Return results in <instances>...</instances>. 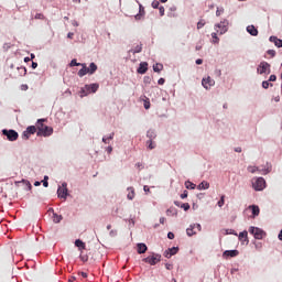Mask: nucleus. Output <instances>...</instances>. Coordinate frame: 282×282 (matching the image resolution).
Wrapping results in <instances>:
<instances>
[{
	"mask_svg": "<svg viewBox=\"0 0 282 282\" xmlns=\"http://www.w3.org/2000/svg\"><path fill=\"white\" fill-rule=\"evenodd\" d=\"M45 119L37 120V135H43V138H50L54 133V128L44 126Z\"/></svg>",
	"mask_w": 282,
	"mask_h": 282,
	"instance_id": "f257e3e1",
	"label": "nucleus"
},
{
	"mask_svg": "<svg viewBox=\"0 0 282 282\" xmlns=\"http://www.w3.org/2000/svg\"><path fill=\"white\" fill-rule=\"evenodd\" d=\"M229 25H230V21H228V19H223L220 22L214 25V30L215 32H217V34L221 36L226 34V32H228Z\"/></svg>",
	"mask_w": 282,
	"mask_h": 282,
	"instance_id": "f03ea898",
	"label": "nucleus"
},
{
	"mask_svg": "<svg viewBox=\"0 0 282 282\" xmlns=\"http://www.w3.org/2000/svg\"><path fill=\"white\" fill-rule=\"evenodd\" d=\"M98 84H89L85 85L80 88L79 96L80 98H85V96H89V94H96L98 91Z\"/></svg>",
	"mask_w": 282,
	"mask_h": 282,
	"instance_id": "7ed1b4c3",
	"label": "nucleus"
},
{
	"mask_svg": "<svg viewBox=\"0 0 282 282\" xmlns=\"http://www.w3.org/2000/svg\"><path fill=\"white\" fill-rule=\"evenodd\" d=\"M272 72L270 63L268 62H261L257 67V74H260V76H268Z\"/></svg>",
	"mask_w": 282,
	"mask_h": 282,
	"instance_id": "20e7f679",
	"label": "nucleus"
},
{
	"mask_svg": "<svg viewBox=\"0 0 282 282\" xmlns=\"http://www.w3.org/2000/svg\"><path fill=\"white\" fill-rule=\"evenodd\" d=\"M252 188L257 192L263 191L265 188V178L263 177H253L251 180Z\"/></svg>",
	"mask_w": 282,
	"mask_h": 282,
	"instance_id": "39448f33",
	"label": "nucleus"
},
{
	"mask_svg": "<svg viewBox=\"0 0 282 282\" xmlns=\"http://www.w3.org/2000/svg\"><path fill=\"white\" fill-rule=\"evenodd\" d=\"M2 135H6L7 140H9V142H17V140H19V132H17L15 130H8V129H3L2 130Z\"/></svg>",
	"mask_w": 282,
	"mask_h": 282,
	"instance_id": "423d86ee",
	"label": "nucleus"
},
{
	"mask_svg": "<svg viewBox=\"0 0 282 282\" xmlns=\"http://www.w3.org/2000/svg\"><path fill=\"white\" fill-rule=\"evenodd\" d=\"M249 232L254 237V239L258 240L263 239V236L265 235V231H263V229L254 226L249 227Z\"/></svg>",
	"mask_w": 282,
	"mask_h": 282,
	"instance_id": "0eeeda50",
	"label": "nucleus"
},
{
	"mask_svg": "<svg viewBox=\"0 0 282 282\" xmlns=\"http://www.w3.org/2000/svg\"><path fill=\"white\" fill-rule=\"evenodd\" d=\"M202 87H204V89H206V91H210V89H213V87H215V79H213V77L210 76H206L202 78Z\"/></svg>",
	"mask_w": 282,
	"mask_h": 282,
	"instance_id": "6e6552de",
	"label": "nucleus"
},
{
	"mask_svg": "<svg viewBox=\"0 0 282 282\" xmlns=\"http://www.w3.org/2000/svg\"><path fill=\"white\" fill-rule=\"evenodd\" d=\"M162 260V256L159 253H153L143 259L144 263H149L150 265H156Z\"/></svg>",
	"mask_w": 282,
	"mask_h": 282,
	"instance_id": "1a4fd4ad",
	"label": "nucleus"
},
{
	"mask_svg": "<svg viewBox=\"0 0 282 282\" xmlns=\"http://www.w3.org/2000/svg\"><path fill=\"white\" fill-rule=\"evenodd\" d=\"M69 195L67 189V183H62V186L57 188V197L59 199H67V196Z\"/></svg>",
	"mask_w": 282,
	"mask_h": 282,
	"instance_id": "9d476101",
	"label": "nucleus"
},
{
	"mask_svg": "<svg viewBox=\"0 0 282 282\" xmlns=\"http://www.w3.org/2000/svg\"><path fill=\"white\" fill-rule=\"evenodd\" d=\"M202 232V225L200 224H192L189 227L186 229V235L187 237H193V235H197V231Z\"/></svg>",
	"mask_w": 282,
	"mask_h": 282,
	"instance_id": "9b49d317",
	"label": "nucleus"
},
{
	"mask_svg": "<svg viewBox=\"0 0 282 282\" xmlns=\"http://www.w3.org/2000/svg\"><path fill=\"white\" fill-rule=\"evenodd\" d=\"M235 257H239V250L234 249V250H226L223 252V258L224 259H231Z\"/></svg>",
	"mask_w": 282,
	"mask_h": 282,
	"instance_id": "f8f14e48",
	"label": "nucleus"
},
{
	"mask_svg": "<svg viewBox=\"0 0 282 282\" xmlns=\"http://www.w3.org/2000/svg\"><path fill=\"white\" fill-rule=\"evenodd\" d=\"M15 185L22 186L24 191H32V183H30L28 180L18 181L15 182Z\"/></svg>",
	"mask_w": 282,
	"mask_h": 282,
	"instance_id": "ddd939ff",
	"label": "nucleus"
},
{
	"mask_svg": "<svg viewBox=\"0 0 282 282\" xmlns=\"http://www.w3.org/2000/svg\"><path fill=\"white\" fill-rule=\"evenodd\" d=\"M149 70V63L147 62H141L139 65V68L137 69L138 74H147Z\"/></svg>",
	"mask_w": 282,
	"mask_h": 282,
	"instance_id": "4468645a",
	"label": "nucleus"
},
{
	"mask_svg": "<svg viewBox=\"0 0 282 282\" xmlns=\"http://www.w3.org/2000/svg\"><path fill=\"white\" fill-rule=\"evenodd\" d=\"M238 239L239 241H241V243H250V240H248V231L243 230L238 235Z\"/></svg>",
	"mask_w": 282,
	"mask_h": 282,
	"instance_id": "2eb2a0df",
	"label": "nucleus"
},
{
	"mask_svg": "<svg viewBox=\"0 0 282 282\" xmlns=\"http://www.w3.org/2000/svg\"><path fill=\"white\" fill-rule=\"evenodd\" d=\"M82 69L78 70L77 75L79 76V78H83V76H87V74H89V70L87 68V64L83 63L80 65Z\"/></svg>",
	"mask_w": 282,
	"mask_h": 282,
	"instance_id": "dca6fc26",
	"label": "nucleus"
},
{
	"mask_svg": "<svg viewBox=\"0 0 282 282\" xmlns=\"http://www.w3.org/2000/svg\"><path fill=\"white\" fill-rule=\"evenodd\" d=\"M269 41H270V43H274L275 47H282V40L281 39H279L274 35H271L269 37Z\"/></svg>",
	"mask_w": 282,
	"mask_h": 282,
	"instance_id": "f3484780",
	"label": "nucleus"
},
{
	"mask_svg": "<svg viewBox=\"0 0 282 282\" xmlns=\"http://www.w3.org/2000/svg\"><path fill=\"white\" fill-rule=\"evenodd\" d=\"M247 32L251 36H259V30H257V28L254 25H248L247 26Z\"/></svg>",
	"mask_w": 282,
	"mask_h": 282,
	"instance_id": "a211bd4d",
	"label": "nucleus"
},
{
	"mask_svg": "<svg viewBox=\"0 0 282 282\" xmlns=\"http://www.w3.org/2000/svg\"><path fill=\"white\" fill-rule=\"evenodd\" d=\"M48 213H53V221H54V224H61V221H63V216L54 213L53 208L48 209Z\"/></svg>",
	"mask_w": 282,
	"mask_h": 282,
	"instance_id": "6ab92c4d",
	"label": "nucleus"
},
{
	"mask_svg": "<svg viewBox=\"0 0 282 282\" xmlns=\"http://www.w3.org/2000/svg\"><path fill=\"white\" fill-rule=\"evenodd\" d=\"M116 133L111 132L108 135H104L101 139V142H104V144H111V140H113Z\"/></svg>",
	"mask_w": 282,
	"mask_h": 282,
	"instance_id": "aec40b11",
	"label": "nucleus"
},
{
	"mask_svg": "<svg viewBox=\"0 0 282 282\" xmlns=\"http://www.w3.org/2000/svg\"><path fill=\"white\" fill-rule=\"evenodd\" d=\"M260 173L262 175H268V173H272V164L267 163L263 169H260Z\"/></svg>",
	"mask_w": 282,
	"mask_h": 282,
	"instance_id": "412c9836",
	"label": "nucleus"
},
{
	"mask_svg": "<svg viewBox=\"0 0 282 282\" xmlns=\"http://www.w3.org/2000/svg\"><path fill=\"white\" fill-rule=\"evenodd\" d=\"M249 209L251 210L252 213V217H259V213H261V210L259 209V206L257 205H250L249 206Z\"/></svg>",
	"mask_w": 282,
	"mask_h": 282,
	"instance_id": "4be33fe9",
	"label": "nucleus"
},
{
	"mask_svg": "<svg viewBox=\"0 0 282 282\" xmlns=\"http://www.w3.org/2000/svg\"><path fill=\"white\" fill-rule=\"evenodd\" d=\"M87 69H88L89 76H91L96 74V72L98 70V65H96V63L93 62L89 64V67H87Z\"/></svg>",
	"mask_w": 282,
	"mask_h": 282,
	"instance_id": "5701e85b",
	"label": "nucleus"
},
{
	"mask_svg": "<svg viewBox=\"0 0 282 282\" xmlns=\"http://www.w3.org/2000/svg\"><path fill=\"white\" fill-rule=\"evenodd\" d=\"M210 188V183L203 181L198 186L197 189L198 191H208Z\"/></svg>",
	"mask_w": 282,
	"mask_h": 282,
	"instance_id": "b1692460",
	"label": "nucleus"
},
{
	"mask_svg": "<svg viewBox=\"0 0 282 282\" xmlns=\"http://www.w3.org/2000/svg\"><path fill=\"white\" fill-rule=\"evenodd\" d=\"M137 249L139 254H144L148 250L147 245L142 242L137 245Z\"/></svg>",
	"mask_w": 282,
	"mask_h": 282,
	"instance_id": "393cba45",
	"label": "nucleus"
},
{
	"mask_svg": "<svg viewBox=\"0 0 282 282\" xmlns=\"http://www.w3.org/2000/svg\"><path fill=\"white\" fill-rule=\"evenodd\" d=\"M147 138L149 140H155V138H158V133L155 132V130L150 129L147 131Z\"/></svg>",
	"mask_w": 282,
	"mask_h": 282,
	"instance_id": "a878e982",
	"label": "nucleus"
},
{
	"mask_svg": "<svg viewBox=\"0 0 282 282\" xmlns=\"http://www.w3.org/2000/svg\"><path fill=\"white\" fill-rule=\"evenodd\" d=\"M127 191L129 192L127 198L133 200L135 197V189L133 187H128Z\"/></svg>",
	"mask_w": 282,
	"mask_h": 282,
	"instance_id": "bb28decb",
	"label": "nucleus"
},
{
	"mask_svg": "<svg viewBox=\"0 0 282 282\" xmlns=\"http://www.w3.org/2000/svg\"><path fill=\"white\" fill-rule=\"evenodd\" d=\"M247 171H248L249 173H252V174H254V173H261V169H259L258 166H254V165H249V166L247 167Z\"/></svg>",
	"mask_w": 282,
	"mask_h": 282,
	"instance_id": "cd10ccee",
	"label": "nucleus"
},
{
	"mask_svg": "<svg viewBox=\"0 0 282 282\" xmlns=\"http://www.w3.org/2000/svg\"><path fill=\"white\" fill-rule=\"evenodd\" d=\"M164 69V65H162L161 63H156L153 65V72H156L158 74H160V72H162Z\"/></svg>",
	"mask_w": 282,
	"mask_h": 282,
	"instance_id": "c85d7f7f",
	"label": "nucleus"
},
{
	"mask_svg": "<svg viewBox=\"0 0 282 282\" xmlns=\"http://www.w3.org/2000/svg\"><path fill=\"white\" fill-rule=\"evenodd\" d=\"M142 52V44L137 45L134 48L130 50V54H140Z\"/></svg>",
	"mask_w": 282,
	"mask_h": 282,
	"instance_id": "c756f323",
	"label": "nucleus"
},
{
	"mask_svg": "<svg viewBox=\"0 0 282 282\" xmlns=\"http://www.w3.org/2000/svg\"><path fill=\"white\" fill-rule=\"evenodd\" d=\"M197 185H195V183L191 182V181H186L185 182V187L188 189V191H195Z\"/></svg>",
	"mask_w": 282,
	"mask_h": 282,
	"instance_id": "7c9ffc66",
	"label": "nucleus"
},
{
	"mask_svg": "<svg viewBox=\"0 0 282 282\" xmlns=\"http://www.w3.org/2000/svg\"><path fill=\"white\" fill-rule=\"evenodd\" d=\"M217 34H219L217 31L212 33V43H214V45L219 44V36H217Z\"/></svg>",
	"mask_w": 282,
	"mask_h": 282,
	"instance_id": "2f4dec72",
	"label": "nucleus"
},
{
	"mask_svg": "<svg viewBox=\"0 0 282 282\" xmlns=\"http://www.w3.org/2000/svg\"><path fill=\"white\" fill-rule=\"evenodd\" d=\"M75 246L79 250H85V242H83V240H80V239L75 240Z\"/></svg>",
	"mask_w": 282,
	"mask_h": 282,
	"instance_id": "473e14b6",
	"label": "nucleus"
},
{
	"mask_svg": "<svg viewBox=\"0 0 282 282\" xmlns=\"http://www.w3.org/2000/svg\"><path fill=\"white\" fill-rule=\"evenodd\" d=\"M147 147H148V149H150V151H153V149H155V147H156L155 141L149 139L147 141Z\"/></svg>",
	"mask_w": 282,
	"mask_h": 282,
	"instance_id": "72a5a7b5",
	"label": "nucleus"
},
{
	"mask_svg": "<svg viewBox=\"0 0 282 282\" xmlns=\"http://www.w3.org/2000/svg\"><path fill=\"white\" fill-rule=\"evenodd\" d=\"M26 133H29L30 135H34V133H36V127L34 126H29L26 128Z\"/></svg>",
	"mask_w": 282,
	"mask_h": 282,
	"instance_id": "f704fd0d",
	"label": "nucleus"
},
{
	"mask_svg": "<svg viewBox=\"0 0 282 282\" xmlns=\"http://www.w3.org/2000/svg\"><path fill=\"white\" fill-rule=\"evenodd\" d=\"M144 12V7L142 4H139V13L134 17V19L140 20L141 14Z\"/></svg>",
	"mask_w": 282,
	"mask_h": 282,
	"instance_id": "c9c22d12",
	"label": "nucleus"
},
{
	"mask_svg": "<svg viewBox=\"0 0 282 282\" xmlns=\"http://www.w3.org/2000/svg\"><path fill=\"white\" fill-rule=\"evenodd\" d=\"M167 250L170 251V254H172V257H173L174 254H177L180 248L172 247V248H169Z\"/></svg>",
	"mask_w": 282,
	"mask_h": 282,
	"instance_id": "e433bc0d",
	"label": "nucleus"
},
{
	"mask_svg": "<svg viewBox=\"0 0 282 282\" xmlns=\"http://www.w3.org/2000/svg\"><path fill=\"white\" fill-rule=\"evenodd\" d=\"M69 65L70 67H80L83 63H78L76 59H72Z\"/></svg>",
	"mask_w": 282,
	"mask_h": 282,
	"instance_id": "4c0bfd02",
	"label": "nucleus"
},
{
	"mask_svg": "<svg viewBox=\"0 0 282 282\" xmlns=\"http://www.w3.org/2000/svg\"><path fill=\"white\" fill-rule=\"evenodd\" d=\"M47 180H50V176L45 175L42 181L44 188H47V186H50V183L47 182Z\"/></svg>",
	"mask_w": 282,
	"mask_h": 282,
	"instance_id": "58836bf2",
	"label": "nucleus"
},
{
	"mask_svg": "<svg viewBox=\"0 0 282 282\" xmlns=\"http://www.w3.org/2000/svg\"><path fill=\"white\" fill-rule=\"evenodd\" d=\"M269 87H273V85H272V84H270V82H269V80H264V82H262V88H263V89H268Z\"/></svg>",
	"mask_w": 282,
	"mask_h": 282,
	"instance_id": "ea45409f",
	"label": "nucleus"
},
{
	"mask_svg": "<svg viewBox=\"0 0 282 282\" xmlns=\"http://www.w3.org/2000/svg\"><path fill=\"white\" fill-rule=\"evenodd\" d=\"M225 199H226V196L223 195V196L220 197V199L218 200L217 205L219 206V208H221V207L224 206Z\"/></svg>",
	"mask_w": 282,
	"mask_h": 282,
	"instance_id": "a19ab883",
	"label": "nucleus"
},
{
	"mask_svg": "<svg viewBox=\"0 0 282 282\" xmlns=\"http://www.w3.org/2000/svg\"><path fill=\"white\" fill-rule=\"evenodd\" d=\"M267 54H269V56H271L272 58H274L276 56V51L274 50H268Z\"/></svg>",
	"mask_w": 282,
	"mask_h": 282,
	"instance_id": "79ce46f5",
	"label": "nucleus"
},
{
	"mask_svg": "<svg viewBox=\"0 0 282 282\" xmlns=\"http://www.w3.org/2000/svg\"><path fill=\"white\" fill-rule=\"evenodd\" d=\"M163 256L166 258V259H171L173 257V253H171V251L167 249L164 251Z\"/></svg>",
	"mask_w": 282,
	"mask_h": 282,
	"instance_id": "37998d69",
	"label": "nucleus"
},
{
	"mask_svg": "<svg viewBox=\"0 0 282 282\" xmlns=\"http://www.w3.org/2000/svg\"><path fill=\"white\" fill-rule=\"evenodd\" d=\"M181 208H183V210H191V205L188 203H184L181 205Z\"/></svg>",
	"mask_w": 282,
	"mask_h": 282,
	"instance_id": "c03bdc74",
	"label": "nucleus"
},
{
	"mask_svg": "<svg viewBox=\"0 0 282 282\" xmlns=\"http://www.w3.org/2000/svg\"><path fill=\"white\" fill-rule=\"evenodd\" d=\"M204 25H206V22L204 20L198 21L197 30H202V28H204Z\"/></svg>",
	"mask_w": 282,
	"mask_h": 282,
	"instance_id": "a18cd8bd",
	"label": "nucleus"
},
{
	"mask_svg": "<svg viewBox=\"0 0 282 282\" xmlns=\"http://www.w3.org/2000/svg\"><path fill=\"white\" fill-rule=\"evenodd\" d=\"M143 107H144V109H151V101H149V99H145Z\"/></svg>",
	"mask_w": 282,
	"mask_h": 282,
	"instance_id": "49530a36",
	"label": "nucleus"
},
{
	"mask_svg": "<svg viewBox=\"0 0 282 282\" xmlns=\"http://www.w3.org/2000/svg\"><path fill=\"white\" fill-rule=\"evenodd\" d=\"M224 14V8H217L216 10V17H221Z\"/></svg>",
	"mask_w": 282,
	"mask_h": 282,
	"instance_id": "de8ad7c7",
	"label": "nucleus"
},
{
	"mask_svg": "<svg viewBox=\"0 0 282 282\" xmlns=\"http://www.w3.org/2000/svg\"><path fill=\"white\" fill-rule=\"evenodd\" d=\"M30 133L25 130V131H23V133H22V138L24 139V140H30Z\"/></svg>",
	"mask_w": 282,
	"mask_h": 282,
	"instance_id": "09e8293b",
	"label": "nucleus"
},
{
	"mask_svg": "<svg viewBox=\"0 0 282 282\" xmlns=\"http://www.w3.org/2000/svg\"><path fill=\"white\" fill-rule=\"evenodd\" d=\"M226 235H235L237 237V231H235L234 229H227Z\"/></svg>",
	"mask_w": 282,
	"mask_h": 282,
	"instance_id": "8fccbe9b",
	"label": "nucleus"
},
{
	"mask_svg": "<svg viewBox=\"0 0 282 282\" xmlns=\"http://www.w3.org/2000/svg\"><path fill=\"white\" fill-rule=\"evenodd\" d=\"M34 19L43 20V19H45V15H43V13H36Z\"/></svg>",
	"mask_w": 282,
	"mask_h": 282,
	"instance_id": "3c124183",
	"label": "nucleus"
},
{
	"mask_svg": "<svg viewBox=\"0 0 282 282\" xmlns=\"http://www.w3.org/2000/svg\"><path fill=\"white\" fill-rule=\"evenodd\" d=\"M152 8H154V10H158L160 8V2L159 1H153L152 2Z\"/></svg>",
	"mask_w": 282,
	"mask_h": 282,
	"instance_id": "603ef678",
	"label": "nucleus"
},
{
	"mask_svg": "<svg viewBox=\"0 0 282 282\" xmlns=\"http://www.w3.org/2000/svg\"><path fill=\"white\" fill-rule=\"evenodd\" d=\"M186 197H188V191H184V192L181 194V199H186Z\"/></svg>",
	"mask_w": 282,
	"mask_h": 282,
	"instance_id": "864d4df0",
	"label": "nucleus"
},
{
	"mask_svg": "<svg viewBox=\"0 0 282 282\" xmlns=\"http://www.w3.org/2000/svg\"><path fill=\"white\" fill-rule=\"evenodd\" d=\"M274 82H276V75H271L269 77V83H274Z\"/></svg>",
	"mask_w": 282,
	"mask_h": 282,
	"instance_id": "5fc2aeb1",
	"label": "nucleus"
},
{
	"mask_svg": "<svg viewBox=\"0 0 282 282\" xmlns=\"http://www.w3.org/2000/svg\"><path fill=\"white\" fill-rule=\"evenodd\" d=\"M106 151H107L108 154H111V153L113 152V147L108 145V147L106 148Z\"/></svg>",
	"mask_w": 282,
	"mask_h": 282,
	"instance_id": "6e6d98bb",
	"label": "nucleus"
},
{
	"mask_svg": "<svg viewBox=\"0 0 282 282\" xmlns=\"http://www.w3.org/2000/svg\"><path fill=\"white\" fill-rule=\"evenodd\" d=\"M109 235H110V237H117L118 231L117 230H110Z\"/></svg>",
	"mask_w": 282,
	"mask_h": 282,
	"instance_id": "4d7b16f0",
	"label": "nucleus"
},
{
	"mask_svg": "<svg viewBox=\"0 0 282 282\" xmlns=\"http://www.w3.org/2000/svg\"><path fill=\"white\" fill-rule=\"evenodd\" d=\"M82 261L85 263L87 261H89V257L88 256H80Z\"/></svg>",
	"mask_w": 282,
	"mask_h": 282,
	"instance_id": "13d9d810",
	"label": "nucleus"
},
{
	"mask_svg": "<svg viewBox=\"0 0 282 282\" xmlns=\"http://www.w3.org/2000/svg\"><path fill=\"white\" fill-rule=\"evenodd\" d=\"M215 75L219 77H221V69H215Z\"/></svg>",
	"mask_w": 282,
	"mask_h": 282,
	"instance_id": "bf43d9fd",
	"label": "nucleus"
},
{
	"mask_svg": "<svg viewBox=\"0 0 282 282\" xmlns=\"http://www.w3.org/2000/svg\"><path fill=\"white\" fill-rule=\"evenodd\" d=\"M159 12H160L161 17H164V7H160Z\"/></svg>",
	"mask_w": 282,
	"mask_h": 282,
	"instance_id": "052dcab7",
	"label": "nucleus"
},
{
	"mask_svg": "<svg viewBox=\"0 0 282 282\" xmlns=\"http://www.w3.org/2000/svg\"><path fill=\"white\" fill-rule=\"evenodd\" d=\"M167 238H170V239H175V234H173V232L170 231V232L167 234Z\"/></svg>",
	"mask_w": 282,
	"mask_h": 282,
	"instance_id": "680f3d73",
	"label": "nucleus"
},
{
	"mask_svg": "<svg viewBox=\"0 0 282 282\" xmlns=\"http://www.w3.org/2000/svg\"><path fill=\"white\" fill-rule=\"evenodd\" d=\"M164 83H165V79H164V78H160V79L158 80V84H159V85H164Z\"/></svg>",
	"mask_w": 282,
	"mask_h": 282,
	"instance_id": "e2e57ef3",
	"label": "nucleus"
},
{
	"mask_svg": "<svg viewBox=\"0 0 282 282\" xmlns=\"http://www.w3.org/2000/svg\"><path fill=\"white\" fill-rule=\"evenodd\" d=\"M165 268H166V270H171V269L173 268V264L166 263V264H165Z\"/></svg>",
	"mask_w": 282,
	"mask_h": 282,
	"instance_id": "0e129e2a",
	"label": "nucleus"
},
{
	"mask_svg": "<svg viewBox=\"0 0 282 282\" xmlns=\"http://www.w3.org/2000/svg\"><path fill=\"white\" fill-rule=\"evenodd\" d=\"M135 167H137V169H144V165H142V163H137V164H135Z\"/></svg>",
	"mask_w": 282,
	"mask_h": 282,
	"instance_id": "69168bd1",
	"label": "nucleus"
},
{
	"mask_svg": "<svg viewBox=\"0 0 282 282\" xmlns=\"http://www.w3.org/2000/svg\"><path fill=\"white\" fill-rule=\"evenodd\" d=\"M202 63H204V59L202 58L196 59V65H202Z\"/></svg>",
	"mask_w": 282,
	"mask_h": 282,
	"instance_id": "338daca9",
	"label": "nucleus"
},
{
	"mask_svg": "<svg viewBox=\"0 0 282 282\" xmlns=\"http://www.w3.org/2000/svg\"><path fill=\"white\" fill-rule=\"evenodd\" d=\"M278 239H279V241H282V229L280 230V232L278 235Z\"/></svg>",
	"mask_w": 282,
	"mask_h": 282,
	"instance_id": "774afa93",
	"label": "nucleus"
}]
</instances>
